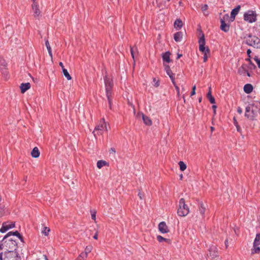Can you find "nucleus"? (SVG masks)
I'll return each instance as SVG.
<instances>
[{"instance_id": "f257e3e1", "label": "nucleus", "mask_w": 260, "mask_h": 260, "mask_svg": "<svg viewBox=\"0 0 260 260\" xmlns=\"http://www.w3.org/2000/svg\"><path fill=\"white\" fill-rule=\"evenodd\" d=\"M199 50L204 53L203 60L206 62L208 59V54L210 55V50L209 48L205 47V39L204 34L202 33V36L199 40Z\"/></svg>"}, {"instance_id": "f03ea898", "label": "nucleus", "mask_w": 260, "mask_h": 260, "mask_svg": "<svg viewBox=\"0 0 260 260\" xmlns=\"http://www.w3.org/2000/svg\"><path fill=\"white\" fill-rule=\"evenodd\" d=\"M244 39H246V44L248 45L257 49L260 48V39L257 37L249 34Z\"/></svg>"}, {"instance_id": "7ed1b4c3", "label": "nucleus", "mask_w": 260, "mask_h": 260, "mask_svg": "<svg viewBox=\"0 0 260 260\" xmlns=\"http://www.w3.org/2000/svg\"><path fill=\"white\" fill-rule=\"evenodd\" d=\"M4 248L7 250V251H14L17 247V242L12 239L4 241Z\"/></svg>"}, {"instance_id": "20e7f679", "label": "nucleus", "mask_w": 260, "mask_h": 260, "mask_svg": "<svg viewBox=\"0 0 260 260\" xmlns=\"http://www.w3.org/2000/svg\"><path fill=\"white\" fill-rule=\"evenodd\" d=\"M257 15L254 11L248 10L244 14V19L249 23H253L256 21Z\"/></svg>"}, {"instance_id": "39448f33", "label": "nucleus", "mask_w": 260, "mask_h": 260, "mask_svg": "<svg viewBox=\"0 0 260 260\" xmlns=\"http://www.w3.org/2000/svg\"><path fill=\"white\" fill-rule=\"evenodd\" d=\"M4 255V260H21L16 251H5Z\"/></svg>"}, {"instance_id": "423d86ee", "label": "nucleus", "mask_w": 260, "mask_h": 260, "mask_svg": "<svg viewBox=\"0 0 260 260\" xmlns=\"http://www.w3.org/2000/svg\"><path fill=\"white\" fill-rule=\"evenodd\" d=\"M260 233L257 234L254 239L252 253H258L260 252Z\"/></svg>"}, {"instance_id": "0eeeda50", "label": "nucleus", "mask_w": 260, "mask_h": 260, "mask_svg": "<svg viewBox=\"0 0 260 260\" xmlns=\"http://www.w3.org/2000/svg\"><path fill=\"white\" fill-rule=\"evenodd\" d=\"M104 82L106 93H112V88L113 86L112 80L106 75L104 77Z\"/></svg>"}, {"instance_id": "6e6552de", "label": "nucleus", "mask_w": 260, "mask_h": 260, "mask_svg": "<svg viewBox=\"0 0 260 260\" xmlns=\"http://www.w3.org/2000/svg\"><path fill=\"white\" fill-rule=\"evenodd\" d=\"M209 253L208 254L209 257H211L212 259H213L218 256V252L217 249V247L215 245H212L209 250Z\"/></svg>"}, {"instance_id": "1a4fd4ad", "label": "nucleus", "mask_w": 260, "mask_h": 260, "mask_svg": "<svg viewBox=\"0 0 260 260\" xmlns=\"http://www.w3.org/2000/svg\"><path fill=\"white\" fill-rule=\"evenodd\" d=\"M15 227V222H11L10 224H7V222H4L2 224V226L0 229V232L4 233L7 231L8 230Z\"/></svg>"}, {"instance_id": "9d476101", "label": "nucleus", "mask_w": 260, "mask_h": 260, "mask_svg": "<svg viewBox=\"0 0 260 260\" xmlns=\"http://www.w3.org/2000/svg\"><path fill=\"white\" fill-rule=\"evenodd\" d=\"M12 235H13V236H17L20 240L21 242H23V237L22 236V235H21L19 232L18 231H15V232H9L8 233H7L5 236L3 238V240H2V241H4L5 240H6V239H7L9 237L12 236Z\"/></svg>"}, {"instance_id": "9b49d317", "label": "nucleus", "mask_w": 260, "mask_h": 260, "mask_svg": "<svg viewBox=\"0 0 260 260\" xmlns=\"http://www.w3.org/2000/svg\"><path fill=\"white\" fill-rule=\"evenodd\" d=\"M183 210L189 211L188 206L185 204L184 199L181 198L179 201V208L178 209L177 211H182Z\"/></svg>"}, {"instance_id": "f8f14e48", "label": "nucleus", "mask_w": 260, "mask_h": 260, "mask_svg": "<svg viewBox=\"0 0 260 260\" xmlns=\"http://www.w3.org/2000/svg\"><path fill=\"white\" fill-rule=\"evenodd\" d=\"M158 230L162 234L167 233L169 232L168 227L164 221L160 222L158 224Z\"/></svg>"}, {"instance_id": "ddd939ff", "label": "nucleus", "mask_w": 260, "mask_h": 260, "mask_svg": "<svg viewBox=\"0 0 260 260\" xmlns=\"http://www.w3.org/2000/svg\"><path fill=\"white\" fill-rule=\"evenodd\" d=\"M241 7L240 5L237 6L235 8L232 10L231 13V17L230 19L231 20V21H233L235 19L236 16L238 14V12H239L240 10Z\"/></svg>"}, {"instance_id": "4468645a", "label": "nucleus", "mask_w": 260, "mask_h": 260, "mask_svg": "<svg viewBox=\"0 0 260 260\" xmlns=\"http://www.w3.org/2000/svg\"><path fill=\"white\" fill-rule=\"evenodd\" d=\"M32 9L34 12V16H39L41 14V11L39 9V6L37 5L35 0H33V4H32Z\"/></svg>"}, {"instance_id": "2eb2a0df", "label": "nucleus", "mask_w": 260, "mask_h": 260, "mask_svg": "<svg viewBox=\"0 0 260 260\" xmlns=\"http://www.w3.org/2000/svg\"><path fill=\"white\" fill-rule=\"evenodd\" d=\"M247 118L250 120L253 121L255 120L256 117L258 115V111L257 110H254L253 108L251 111V112L249 113Z\"/></svg>"}, {"instance_id": "dca6fc26", "label": "nucleus", "mask_w": 260, "mask_h": 260, "mask_svg": "<svg viewBox=\"0 0 260 260\" xmlns=\"http://www.w3.org/2000/svg\"><path fill=\"white\" fill-rule=\"evenodd\" d=\"M6 67L7 63L6 61L0 58V70L2 71L3 74H5L7 73Z\"/></svg>"}, {"instance_id": "f3484780", "label": "nucleus", "mask_w": 260, "mask_h": 260, "mask_svg": "<svg viewBox=\"0 0 260 260\" xmlns=\"http://www.w3.org/2000/svg\"><path fill=\"white\" fill-rule=\"evenodd\" d=\"M221 25L220 26V28L221 30L225 32H228L230 30V24L223 21V20L221 21Z\"/></svg>"}, {"instance_id": "a211bd4d", "label": "nucleus", "mask_w": 260, "mask_h": 260, "mask_svg": "<svg viewBox=\"0 0 260 260\" xmlns=\"http://www.w3.org/2000/svg\"><path fill=\"white\" fill-rule=\"evenodd\" d=\"M59 65L62 68V72H63V74L64 76L67 78V79L68 80H71L72 79V77L70 76V75L69 74V73L68 72L67 70L64 68L62 62H60L59 63Z\"/></svg>"}, {"instance_id": "6ab92c4d", "label": "nucleus", "mask_w": 260, "mask_h": 260, "mask_svg": "<svg viewBox=\"0 0 260 260\" xmlns=\"http://www.w3.org/2000/svg\"><path fill=\"white\" fill-rule=\"evenodd\" d=\"M30 84L28 82L25 83H22L21 84L20 88L21 93H24L26 90L30 88Z\"/></svg>"}, {"instance_id": "aec40b11", "label": "nucleus", "mask_w": 260, "mask_h": 260, "mask_svg": "<svg viewBox=\"0 0 260 260\" xmlns=\"http://www.w3.org/2000/svg\"><path fill=\"white\" fill-rule=\"evenodd\" d=\"M243 89L245 93L249 94L252 91L253 87L251 84H246L244 85Z\"/></svg>"}, {"instance_id": "412c9836", "label": "nucleus", "mask_w": 260, "mask_h": 260, "mask_svg": "<svg viewBox=\"0 0 260 260\" xmlns=\"http://www.w3.org/2000/svg\"><path fill=\"white\" fill-rule=\"evenodd\" d=\"M171 53L169 51H167L165 53L162 54V58L164 61L167 62V63H169L171 61V59H170Z\"/></svg>"}, {"instance_id": "4be33fe9", "label": "nucleus", "mask_w": 260, "mask_h": 260, "mask_svg": "<svg viewBox=\"0 0 260 260\" xmlns=\"http://www.w3.org/2000/svg\"><path fill=\"white\" fill-rule=\"evenodd\" d=\"M207 98L211 104L215 103V98L212 95L211 87L209 88V91L207 94Z\"/></svg>"}, {"instance_id": "5701e85b", "label": "nucleus", "mask_w": 260, "mask_h": 260, "mask_svg": "<svg viewBox=\"0 0 260 260\" xmlns=\"http://www.w3.org/2000/svg\"><path fill=\"white\" fill-rule=\"evenodd\" d=\"M40 153L38 147H35L31 152V155L34 158H38L40 156Z\"/></svg>"}, {"instance_id": "b1692460", "label": "nucleus", "mask_w": 260, "mask_h": 260, "mask_svg": "<svg viewBox=\"0 0 260 260\" xmlns=\"http://www.w3.org/2000/svg\"><path fill=\"white\" fill-rule=\"evenodd\" d=\"M183 37V33L181 31H178L174 34V39L176 42L181 41Z\"/></svg>"}, {"instance_id": "393cba45", "label": "nucleus", "mask_w": 260, "mask_h": 260, "mask_svg": "<svg viewBox=\"0 0 260 260\" xmlns=\"http://www.w3.org/2000/svg\"><path fill=\"white\" fill-rule=\"evenodd\" d=\"M142 115L144 123L147 125H151L152 124V121L150 118L143 113L142 114Z\"/></svg>"}, {"instance_id": "a878e982", "label": "nucleus", "mask_w": 260, "mask_h": 260, "mask_svg": "<svg viewBox=\"0 0 260 260\" xmlns=\"http://www.w3.org/2000/svg\"><path fill=\"white\" fill-rule=\"evenodd\" d=\"M174 26L176 29H180L183 26V22L180 19H178L175 20Z\"/></svg>"}, {"instance_id": "bb28decb", "label": "nucleus", "mask_w": 260, "mask_h": 260, "mask_svg": "<svg viewBox=\"0 0 260 260\" xmlns=\"http://www.w3.org/2000/svg\"><path fill=\"white\" fill-rule=\"evenodd\" d=\"M101 124H100L99 125H98V126H96L95 127V129H94L95 131H102L105 128H106V124H105L104 118L103 119V121L102 122L101 121Z\"/></svg>"}, {"instance_id": "cd10ccee", "label": "nucleus", "mask_w": 260, "mask_h": 260, "mask_svg": "<svg viewBox=\"0 0 260 260\" xmlns=\"http://www.w3.org/2000/svg\"><path fill=\"white\" fill-rule=\"evenodd\" d=\"M106 96L108 101L109 108L112 110V93H106Z\"/></svg>"}, {"instance_id": "c85d7f7f", "label": "nucleus", "mask_w": 260, "mask_h": 260, "mask_svg": "<svg viewBox=\"0 0 260 260\" xmlns=\"http://www.w3.org/2000/svg\"><path fill=\"white\" fill-rule=\"evenodd\" d=\"M97 167L99 169L102 168L103 166H109V164L105 160H100L97 162Z\"/></svg>"}, {"instance_id": "c756f323", "label": "nucleus", "mask_w": 260, "mask_h": 260, "mask_svg": "<svg viewBox=\"0 0 260 260\" xmlns=\"http://www.w3.org/2000/svg\"><path fill=\"white\" fill-rule=\"evenodd\" d=\"M199 208L201 211H205L206 210H209L208 206L206 204L200 203L199 204Z\"/></svg>"}, {"instance_id": "7c9ffc66", "label": "nucleus", "mask_w": 260, "mask_h": 260, "mask_svg": "<svg viewBox=\"0 0 260 260\" xmlns=\"http://www.w3.org/2000/svg\"><path fill=\"white\" fill-rule=\"evenodd\" d=\"M252 107H253V105H248L246 107L245 109V116L247 118V116L249 115V113L251 112V110L252 109Z\"/></svg>"}, {"instance_id": "2f4dec72", "label": "nucleus", "mask_w": 260, "mask_h": 260, "mask_svg": "<svg viewBox=\"0 0 260 260\" xmlns=\"http://www.w3.org/2000/svg\"><path fill=\"white\" fill-rule=\"evenodd\" d=\"M247 72V69L246 68V66L245 64H243L239 69H238V73L240 74H244Z\"/></svg>"}, {"instance_id": "473e14b6", "label": "nucleus", "mask_w": 260, "mask_h": 260, "mask_svg": "<svg viewBox=\"0 0 260 260\" xmlns=\"http://www.w3.org/2000/svg\"><path fill=\"white\" fill-rule=\"evenodd\" d=\"M157 240L159 242H162L164 241H165L167 243H170L171 240L169 239L165 238L162 237V236L158 235L157 236Z\"/></svg>"}, {"instance_id": "72a5a7b5", "label": "nucleus", "mask_w": 260, "mask_h": 260, "mask_svg": "<svg viewBox=\"0 0 260 260\" xmlns=\"http://www.w3.org/2000/svg\"><path fill=\"white\" fill-rule=\"evenodd\" d=\"M246 61H248L249 62V65L248 68L250 70H253L256 68L255 65L252 62L250 58H247L246 59Z\"/></svg>"}, {"instance_id": "f704fd0d", "label": "nucleus", "mask_w": 260, "mask_h": 260, "mask_svg": "<svg viewBox=\"0 0 260 260\" xmlns=\"http://www.w3.org/2000/svg\"><path fill=\"white\" fill-rule=\"evenodd\" d=\"M233 120H234V124L235 125V126L236 127L237 131L238 132H239L240 134H241L242 133V129H241L240 125L238 124V121H237V120L235 118V117L234 118Z\"/></svg>"}, {"instance_id": "c9c22d12", "label": "nucleus", "mask_w": 260, "mask_h": 260, "mask_svg": "<svg viewBox=\"0 0 260 260\" xmlns=\"http://www.w3.org/2000/svg\"><path fill=\"white\" fill-rule=\"evenodd\" d=\"M179 165L180 167V170L181 171H183L186 169V165L182 161H179Z\"/></svg>"}, {"instance_id": "e433bc0d", "label": "nucleus", "mask_w": 260, "mask_h": 260, "mask_svg": "<svg viewBox=\"0 0 260 260\" xmlns=\"http://www.w3.org/2000/svg\"><path fill=\"white\" fill-rule=\"evenodd\" d=\"M230 19V18L229 17V15L228 14H226L224 15L223 16L222 18H220V22L221 21L223 20V21L226 22V21H229Z\"/></svg>"}, {"instance_id": "4c0bfd02", "label": "nucleus", "mask_w": 260, "mask_h": 260, "mask_svg": "<svg viewBox=\"0 0 260 260\" xmlns=\"http://www.w3.org/2000/svg\"><path fill=\"white\" fill-rule=\"evenodd\" d=\"M50 232V229L47 227H45L43 229L42 233L44 234L45 236H47L48 235V233Z\"/></svg>"}, {"instance_id": "58836bf2", "label": "nucleus", "mask_w": 260, "mask_h": 260, "mask_svg": "<svg viewBox=\"0 0 260 260\" xmlns=\"http://www.w3.org/2000/svg\"><path fill=\"white\" fill-rule=\"evenodd\" d=\"M87 254L85 252H83L79 255V258H82L83 259H84V258L87 257Z\"/></svg>"}, {"instance_id": "ea45409f", "label": "nucleus", "mask_w": 260, "mask_h": 260, "mask_svg": "<svg viewBox=\"0 0 260 260\" xmlns=\"http://www.w3.org/2000/svg\"><path fill=\"white\" fill-rule=\"evenodd\" d=\"M254 60L256 61L258 67L260 69V59H258L257 56H255Z\"/></svg>"}, {"instance_id": "a19ab883", "label": "nucleus", "mask_w": 260, "mask_h": 260, "mask_svg": "<svg viewBox=\"0 0 260 260\" xmlns=\"http://www.w3.org/2000/svg\"><path fill=\"white\" fill-rule=\"evenodd\" d=\"M172 81V82L174 85H175L176 82L175 81V74L170 76L169 77Z\"/></svg>"}, {"instance_id": "79ce46f5", "label": "nucleus", "mask_w": 260, "mask_h": 260, "mask_svg": "<svg viewBox=\"0 0 260 260\" xmlns=\"http://www.w3.org/2000/svg\"><path fill=\"white\" fill-rule=\"evenodd\" d=\"M92 250V246H87L85 248V252L88 254Z\"/></svg>"}, {"instance_id": "37998d69", "label": "nucleus", "mask_w": 260, "mask_h": 260, "mask_svg": "<svg viewBox=\"0 0 260 260\" xmlns=\"http://www.w3.org/2000/svg\"><path fill=\"white\" fill-rule=\"evenodd\" d=\"M208 9V6L205 4L202 6L201 9L203 12L206 11Z\"/></svg>"}, {"instance_id": "c03bdc74", "label": "nucleus", "mask_w": 260, "mask_h": 260, "mask_svg": "<svg viewBox=\"0 0 260 260\" xmlns=\"http://www.w3.org/2000/svg\"><path fill=\"white\" fill-rule=\"evenodd\" d=\"M110 154H113V155L114 156L116 153V150L114 148H111L109 150Z\"/></svg>"}, {"instance_id": "a18cd8bd", "label": "nucleus", "mask_w": 260, "mask_h": 260, "mask_svg": "<svg viewBox=\"0 0 260 260\" xmlns=\"http://www.w3.org/2000/svg\"><path fill=\"white\" fill-rule=\"evenodd\" d=\"M45 45H46V46L47 47V50L51 49V47H50V44H49V41H48V40H46V41H45Z\"/></svg>"}, {"instance_id": "49530a36", "label": "nucleus", "mask_w": 260, "mask_h": 260, "mask_svg": "<svg viewBox=\"0 0 260 260\" xmlns=\"http://www.w3.org/2000/svg\"><path fill=\"white\" fill-rule=\"evenodd\" d=\"M164 67L166 73L171 70L169 65L164 64Z\"/></svg>"}, {"instance_id": "de8ad7c7", "label": "nucleus", "mask_w": 260, "mask_h": 260, "mask_svg": "<svg viewBox=\"0 0 260 260\" xmlns=\"http://www.w3.org/2000/svg\"><path fill=\"white\" fill-rule=\"evenodd\" d=\"M196 85H194L192 87V91L191 92V94H190L191 96H192L196 94Z\"/></svg>"}, {"instance_id": "09e8293b", "label": "nucleus", "mask_w": 260, "mask_h": 260, "mask_svg": "<svg viewBox=\"0 0 260 260\" xmlns=\"http://www.w3.org/2000/svg\"><path fill=\"white\" fill-rule=\"evenodd\" d=\"M178 215L181 217L186 216L187 215L188 212H186L185 214L184 212H177Z\"/></svg>"}, {"instance_id": "8fccbe9b", "label": "nucleus", "mask_w": 260, "mask_h": 260, "mask_svg": "<svg viewBox=\"0 0 260 260\" xmlns=\"http://www.w3.org/2000/svg\"><path fill=\"white\" fill-rule=\"evenodd\" d=\"M153 82H155L154 86L157 87L159 85L158 80L156 81L155 78H153Z\"/></svg>"}, {"instance_id": "3c124183", "label": "nucleus", "mask_w": 260, "mask_h": 260, "mask_svg": "<svg viewBox=\"0 0 260 260\" xmlns=\"http://www.w3.org/2000/svg\"><path fill=\"white\" fill-rule=\"evenodd\" d=\"M131 53L132 57L134 59V47H131Z\"/></svg>"}, {"instance_id": "603ef678", "label": "nucleus", "mask_w": 260, "mask_h": 260, "mask_svg": "<svg viewBox=\"0 0 260 260\" xmlns=\"http://www.w3.org/2000/svg\"><path fill=\"white\" fill-rule=\"evenodd\" d=\"M174 86H175V89H176V90H177V94H178V95H179V94H180V92H179V87L177 85V84H175V85H174Z\"/></svg>"}, {"instance_id": "864d4df0", "label": "nucleus", "mask_w": 260, "mask_h": 260, "mask_svg": "<svg viewBox=\"0 0 260 260\" xmlns=\"http://www.w3.org/2000/svg\"><path fill=\"white\" fill-rule=\"evenodd\" d=\"M95 213H96V212H92V214H91V218L94 220H95V218H96Z\"/></svg>"}, {"instance_id": "5fc2aeb1", "label": "nucleus", "mask_w": 260, "mask_h": 260, "mask_svg": "<svg viewBox=\"0 0 260 260\" xmlns=\"http://www.w3.org/2000/svg\"><path fill=\"white\" fill-rule=\"evenodd\" d=\"M237 112L239 114H241L242 113V108L241 107H238V108H237Z\"/></svg>"}, {"instance_id": "6e6d98bb", "label": "nucleus", "mask_w": 260, "mask_h": 260, "mask_svg": "<svg viewBox=\"0 0 260 260\" xmlns=\"http://www.w3.org/2000/svg\"><path fill=\"white\" fill-rule=\"evenodd\" d=\"M4 249V242H0V250Z\"/></svg>"}, {"instance_id": "4d7b16f0", "label": "nucleus", "mask_w": 260, "mask_h": 260, "mask_svg": "<svg viewBox=\"0 0 260 260\" xmlns=\"http://www.w3.org/2000/svg\"><path fill=\"white\" fill-rule=\"evenodd\" d=\"M5 210V206L4 205L0 204V210L4 211Z\"/></svg>"}, {"instance_id": "13d9d810", "label": "nucleus", "mask_w": 260, "mask_h": 260, "mask_svg": "<svg viewBox=\"0 0 260 260\" xmlns=\"http://www.w3.org/2000/svg\"><path fill=\"white\" fill-rule=\"evenodd\" d=\"M251 53V51L250 50V49H248L247 50V55L248 56L249 58L250 57V54Z\"/></svg>"}, {"instance_id": "bf43d9fd", "label": "nucleus", "mask_w": 260, "mask_h": 260, "mask_svg": "<svg viewBox=\"0 0 260 260\" xmlns=\"http://www.w3.org/2000/svg\"><path fill=\"white\" fill-rule=\"evenodd\" d=\"M212 109H213L214 114L216 113V109L217 108V106L216 105H213L212 107Z\"/></svg>"}, {"instance_id": "052dcab7", "label": "nucleus", "mask_w": 260, "mask_h": 260, "mask_svg": "<svg viewBox=\"0 0 260 260\" xmlns=\"http://www.w3.org/2000/svg\"><path fill=\"white\" fill-rule=\"evenodd\" d=\"M167 75H168L169 77H170V76H171V75H173V74H174V73H173V72H172V71H171H171H169V72H168L167 73Z\"/></svg>"}, {"instance_id": "680f3d73", "label": "nucleus", "mask_w": 260, "mask_h": 260, "mask_svg": "<svg viewBox=\"0 0 260 260\" xmlns=\"http://www.w3.org/2000/svg\"><path fill=\"white\" fill-rule=\"evenodd\" d=\"M225 248H227L228 247V239H226L225 241Z\"/></svg>"}, {"instance_id": "e2e57ef3", "label": "nucleus", "mask_w": 260, "mask_h": 260, "mask_svg": "<svg viewBox=\"0 0 260 260\" xmlns=\"http://www.w3.org/2000/svg\"><path fill=\"white\" fill-rule=\"evenodd\" d=\"M138 196L139 197L140 199H142L143 194L141 192H139Z\"/></svg>"}, {"instance_id": "0e129e2a", "label": "nucleus", "mask_w": 260, "mask_h": 260, "mask_svg": "<svg viewBox=\"0 0 260 260\" xmlns=\"http://www.w3.org/2000/svg\"><path fill=\"white\" fill-rule=\"evenodd\" d=\"M93 238L94 239H98V233H95V235L93 236Z\"/></svg>"}, {"instance_id": "69168bd1", "label": "nucleus", "mask_w": 260, "mask_h": 260, "mask_svg": "<svg viewBox=\"0 0 260 260\" xmlns=\"http://www.w3.org/2000/svg\"><path fill=\"white\" fill-rule=\"evenodd\" d=\"M48 53H49V55H50V56L52 57V54L51 49L48 50Z\"/></svg>"}, {"instance_id": "338daca9", "label": "nucleus", "mask_w": 260, "mask_h": 260, "mask_svg": "<svg viewBox=\"0 0 260 260\" xmlns=\"http://www.w3.org/2000/svg\"><path fill=\"white\" fill-rule=\"evenodd\" d=\"M3 252L0 253V260H4V259H3Z\"/></svg>"}, {"instance_id": "774afa93", "label": "nucleus", "mask_w": 260, "mask_h": 260, "mask_svg": "<svg viewBox=\"0 0 260 260\" xmlns=\"http://www.w3.org/2000/svg\"><path fill=\"white\" fill-rule=\"evenodd\" d=\"M182 56V54H177V59H178L180 58Z\"/></svg>"}]
</instances>
